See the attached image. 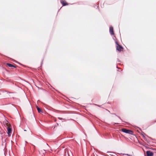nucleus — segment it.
I'll return each instance as SVG.
<instances>
[{
    "label": "nucleus",
    "instance_id": "nucleus-1",
    "mask_svg": "<svg viewBox=\"0 0 156 156\" xmlns=\"http://www.w3.org/2000/svg\"><path fill=\"white\" fill-rule=\"evenodd\" d=\"M115 43L117 45L116 50L119 51H121L123 49V47L119 44L118 41H116Z\"/></svg>",
    "mask_w": 156,
    "mask_h": 156
},
{
    "label": "nucleus",
    "instance_id": "nucleus-2",
    "mask_svg": "<svg viewBox=\"0 0 156 156\" xmlns=\"http://www.w3.org/2000/svg\"><path fill=\"white\" fill-rule=\"evenodd\" d=\"M122 131L124 133L130 134H132V133H133V131L130 130H129L124 128L122 129Z\"/></svg>",
    "mask_w": 156,
    "mask_h": 156
},
{
    "label": "nucleus",
    "instance_id": "nucleus-3",
    "mask_svg": "<svg viewBox=\"0 0 156 156\" xmlns=\"http://www.w3.org/2000/svg\"><path fill=\"white\" fill-rule=\"evenodd\" d=\"M147 156H153V153L150 151H147L146 152Z\"/></svg>",
    "mask_w": 156,
    "mask_h": 156
},
{
    "label": "nucleus",
    "instance_id": "nucleus-4",
    "mask_svg": "<svg viewBox=\"0 0 156 156\" xmlns=\"http://www.w3.org/2000/svg\"><path fill=\"white\" fill-rule=\"evenodd\" d=\"M109 32L111 35H114L113 29L112 27H111L109 28Z\"/></svg>",
    "mask_w": 156,
    "mask_h": 156
},
{
    "label": "nucleus",
    "instance_id": "nucleus-5",
    "mask_svg": "<svg viewBox=\"0 0 156 156\" xmlns=\"http://www.w3.org/2000/svg\"><path fill=\"white\" fill-rule=\"evenodd\" d=\"M7 133L8 135V136H10L11 134H10L12 131V130L11 128H9V127H7Z\"/></svg>",
    "mask_w": 156,
    "mask_h": 156
},
{
    "label": "nucleus",
    "instance_id": "nucleus-6",
    "mask_svg": "<svg viewBox=\"0 0 156 156\" xmlns=\"http://www.w3.org/2000/svg\"><path fill=\"white\" fill-rule=\"evenodd\" d=\"M61 2L63 6H66L68 5L66 2H65L63 0H61Z\"/></svg>",
    "mask_w": 156,
    "mask_h": 156
},
{
    "label": "nucleus",
    "instance_id": "nucleus-7",
    "mask_svg": "<svg viewBox=\"0 0 156 156\" xmlns=\"http://www.w3.org/2000/svg\"><path fill=\"white\" fill-rule=\"evenodd\" d=\"M37 109L38 111V112L40 113H43V111L38 107H37Z\"/></svg>",
    "mask_w": 156,
    "mask_h": 156
},
{
    "label": "nucleus",
    "instance_id": "nucleus-8",
    "mask_svg": "<svg viewBox=\"0 0 156 156\" xmlns=\"http://www.w3.org/2000/svg\"><path fill=\"white\" fill-rule=\"evenodd\" d=\"M6 64L9 67H14V68H16V67L15 66H14L12 64H10V63H7Z\"/></svg>",
    "mask_w": 156,
    "mask_h": 156
},
{
    "label": "nucleus",
    "instance_id": "nucleus-9",
    "mask_svg": "<svg viewBox=\"0 0 156 156\" xmlns=\"http://www.w3.org/2000/svg\"><path fill=\"white\" fill-rule=\"evenodd\" d=\"M5 125L7 126L8 127L9 124L8 121L6 120L4 122Z\"/></svg>",
    "mask_w": 156,
    "mask_h": 156
},
{
    "label": "nucleus",
    "instance_id": "nucleus-10",
    "mask_svg": "<svg viewBox=\"0 0 156 156\" xmlns=\"http://www.w3.org/2000/svg\"><path fill=\"white\" fill-rule=\"evenodd\" d=\"M145 134L144 133H142V135L143 136V137H144V139H146V137L145 136Z\"/></svg>",
    "mask_w": 156,
    "mask_h": 156
},
{
    "label": "nucleus",
    "instance_id": "nucleus-11",
    "mask_svg": "<svg viewBox=\"0 0 156 156\" xmlns=\"http://www.w3.org/2000/svg\"><path fill=\"white\" fill-rule=\"evenodd\" d=\"M5 92H7V93H9V94L12 93H11V92H9V91H5Z\"/></svg>",
    "mask_w": 156,
    "mask_h": 156
},
{
    "label": "nucleus",
    "instance_id": "nucleus-12",
    "mask_svg": "<svg viewBox=\"0 0 156 156\" xmlns=\"http://www.w3.org/2000/svg\"><path fill=\"white\" fill-rule=\"evenodd\" d=\"M58 118L60 119V120H62L63 119L62 118H60V117H58Z\"/></svg>",
    "mask_w": 156,
    "mask_h": 156
},
{
    "label": "nucleus",
    "instance_id": "nucleus-13",
    "mask_svg": "<svg viewBox=\"0 0 156 156\" xmlns=\"http://www.w3.org/2000/svg\"><path fill=\"white\" fill-rule=\"evenodd\" d=\"M121 120V118H120V117L119 116H117Z\"/></svg>",
    "mask_w": 156,
    "mask_h": 156
},
{
    "label": "nucleus",
    "instance_id": "nucleus-14",
    "mask_svg": "<svg viewBox=\"0 0 156 156\" xmlns=\"http://www.w3.org/2000/svg\"><path fill=\"white\" fill-rule=\"evenodd\" d=\"M118 62H120V60H119V59H118Z\"/></svg>",
    "mask_w": 156,
    "mask_h": 156
},
{
    "label": "nucleus",
    "instance_id": "nucleus-15",
    "mask_svg": "<svg viewBox=\"0 0 156 156\" xmlns=\"http://www.w3.org/2000/svg\"><path fill=\"white\" fill-rule=\"evenodd\" d=\"M115 124H118V123H115Z\"/></svg>",
    "mask_w": 156,
    "mask_h": 156
},
{
    "label": "nucleus",
    "instance_id": "nucleus-16",
    "mask_svg": "<svg viewBox=\"0 0 156 156\" xmlns=\"http://www.w3.org/2000/svg\"><path fill=\"white\" fill-rule=\"evenodd\" d=\"M24 131H26L27 130H26V129H24Z\"/></svg>",
    "mask_w": 156,
    "mask_h": 156
},
{
    "label": "nucleus",
    "instance_id": "nucleus-17",
    "mask_svg": "<svg viewBox=\"0 0 156 156\" xmlns=\"http://www.w3.org/2000/svg\"><path fill=\"white\" fill-rule=\"evenodd\" d=\"M97 106H98L99 107V106L98 105H97Z\"/></svg>",
    "mask_w": 156,
    "mask_h": 156
},
{
    "label": "nucleus",
    "instance_id": "nucleus-18",
    "mask_svg": "<svg viewBox=\"0 0 156 156\" xmlns=\"http://www.w3.org/2000/svg\"><path fill=\"white\" fill-rule=\"evenodd\" d=\"M126 155H128V154H126Z\"/></svg>",
    "mask_w": 156,
    "mask_h": 156
},
{
    "label": "nucleus",
    "instance_id": "nucleus-19",
    "mask_svg": "<svg viewBox=\"0 0 156 156\" xmlns=\"http://www.w3.org/2000/svg\"><path fill=\"white\" fill-rule=\"evenodd\" d=\"M145 140H147V139H146V138Z\"/></svg>",
    "mask_w": 156,
    "mask_h": 156
}]
</instances>
